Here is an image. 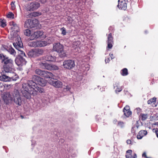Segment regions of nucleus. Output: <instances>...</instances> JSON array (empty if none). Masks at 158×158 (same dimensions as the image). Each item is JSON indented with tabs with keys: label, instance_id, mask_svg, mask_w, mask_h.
Wrapping results in <instances>:
<instances>
[{
	"label": "nucleus",
	"instance_id": "24",
	"mask_svg": "<svg viewBox=\"0 0 158 158\" xmlns=\"http://www.w3.org/2000/svg\"><path fill=\"white\" fill-rule=\"evenodd\" d=\"M132 151L131 150H128L126 151L125 156L126 158H132Z\"/></svg>",
	"mask_w": 158,
	"mask_h": 158
},
{
	"label": "nucleus",
	"instance_id": "40",
	"mask_svg": "<svg viewBox=\"0 0 158 158\" xmlns=\"http://www.w3.org/2000/svg\"><path fill=\"white\" fill-rule=\"evenodd\" d=\"M153 131L156 133V136L158 138V128H154L153 129Z\"/></svg>",
	"mask_w": 158,
	"mask_h": 158
},
{
	"label": "nucleus",
	"instance_id": "7",
	"mask_svg": "<svg viewBox=\"0 0 158 158\" xmlns=\"http://www.w3.org/2000/svg\"><path fill=\"white\" fill-rule=\"evenodd\" d=\"M47 44V42L45 41L36 40V41L29 42L28 45L34 47H44Z\"/></svg>",
	"mask_w": 158,
	"mask_h": 158
},
{
	"label": "nucleus",
	"instance_id": "27",
	"mask_svg": "<svg viewBox=\"0 0 158 158\" xmlns=\"http://www.w3.org/2000/svg\"><path fill=\"white\" fill-rule=\"evenodd\" d=\"M23 32L25 35L28 36H30V37H31V30L29 29H27L24 30Z\"/></svg>",
	"mask_w": 158,
	"mask_h": 158
},
{
	"label": "nucleus",
	"instance_id": "49",
	"mask_svg": "<svg viewBox=\"0 0 158 158\" xmlns=\"http://www.w3.org/2000/svg\"><path fill=\"white\" fill-rule=\"evenodd\" d=\"M110 56L111 57V59H113V58H112V57H113V54H110Z\"/></svg>",
	"mask_w": 158,
	"mask_h": 158
},
{
	"label": "nucleus",
	"instance_id": "8",
	"mask_svg": "<svg viewBox=\"0 0 158 158\" xmlns=\"http://www.w3.org/2000/svg\"><path fill=\"white\" fill-rule=\"evenodd\" d=\"M40 6V3L34 1L28 3L27 5V9L29 11H34L37 9Z\"/></svg>",
	"mask_w": 158,
	"mask_h": 158
},
{
	"label": "nucleus",
	"instance_id": "35",
	"mask_svg": "<svg viewBox=\"0 0 158 158\" xmlns=\"http://www.w3.org/2000/svg\"><path fill=\"white\" fill-rule=\"evenodd\" d=\"M156 98H152L149 99L148 101V104H151L152 103H154L156 101Z\"/></svg>",
	"mask_w": 158,
	"mask_h": 158
},
{
	"label": "nucleus",
	"instance_id": "36",
	"mask_svg": "<svg viewBox=\"0 0 158 158\" xmlns=\"http://www.w3.org/2000/svg\"><path fill=\"white\" fill-rule=\"evenodd\" d=\"M7 17L9 18L14 19V15L12 12H10L8 14Z\"/></svg>",
	"mask_w": 158,
	"mask_h": 158
},
{
	"label": "nucleus",
	"instance_id": "2",
	"mask_svg": "<svg viewBox=\"0 0 158 158\" xmlns=\"http://www.w3.org/2000/svg\"><path fill=\"white\" fill-rule=\"evenodd\" d=\"M13 98L11 96L9 92H4L2 94V98L4 102L6 104L9 102L10 101H12L13 98V100L15 103L19 106H20L22 104V100L20 95L19 91H14L13 94Z\"/></svg>",
	"mask_w": 158,
	"mask_h": 158
},
{
	"label": "nucleus",
	"instance_id": "47",
	"mask_svg": "<svg viewBox=\"0 0 158 158\" xmlns=\"http://www.w3.org/2000/svg\"><path fill=\"white\" fill-rule=\"evenodd\" d=\"M72 19L70 17H68V20L69 21H70V19ZM71 21H72V20H71Z\"/></svg>",
	"mask_w": 158,
	"mask_h": 158
},
{
	"label": "nucleus",
	"instance_id": "31",
	"mask_svg": "<svg viewBox=\"0 0 158 158\" xmlns=\"http://www.w3.org/2000/svg\"><path fill=\"white\" fill-rule=\"evenodd\" d=\"M43 70L39 69H36L35 71V73L41 76Z\"/></svg>",
	"mask_w": 158,
	"mask_h": 158
},
{
	"label": "nucleus",
	"instance_id": "1",
	"mask_svg": "<svg viewBox=\"0 0 158 158\" xmlns=\"http://www.w3.org/2000/svg\"><path fill=\"white\" fill-rule=\"evenodd\" d=\"M32 80L28 81L27 83L22 85V94L28 99L30 98L31 95L34 96L36 92L43 93L44 91V89L39 87L37 84L33 81H37L38 84L42 86H45L46 83L44 79L35 75L32 76Z\"/></svg>",
	"mask_w": 158,
	"mask_h": 158
},
{
	"label": "nucleus",
	"instance_id": "44",
	"mask_svg": "<svg viewBox=\"0 0 158 158\" xmlns=\"http://www.w3.org/2000/svg\"><path fill=\"white\" fill-rule=\"evenodd\" d=\"M142 156L143 157H145V158H146L147 156L146 154V153L145 152H144Z\"/></svg>",
	"mask_w": 158,
	"mask_h": 158
},
{
	"label": "nucleus",
	"instance_id": "29",
	"mask_svg": "<svg viewBox=\"0 0 158 158\" xmlns=\"http://www.w3.org/2000/svg\"><path fill=\"white\" fill-rule=\"evenodd\" d=\"M41 15V13L39 12H33L31 13L30 15L32 17L38 16Z\"/></svg>",
	"mask_w": 158,
	"mask_h": 158
},
{
	"label": "nucleus",
	"instance_id": "39",
	"mask_svg": "<svg viewBox=\"0 0 158 158\" xmlns=\"http://www.w3.org/2000/svg\"><path fill=\"white\" fill-rule=\"evenodd\" d=\"M71 89L70 87L68 85L66 86V88H64L63 89V91L64 92H67L69 91Z\"/></svg>",
	"mask_w": 158,
	"mask_h": 158
},
{
	"label": "nucleus",
	"instance_id": "38",
	"mask_svg": "<svg viewBox=\"0 0 158 158\" xmlns=\"http://www.w3.org/2000/svg\"><path fill=\"white\" fill-rule=\"evenodd\" d=\"M123 89L122 87H118V86H117V88L116 89V92H119L121 91Z\"/></svg>",
	"mask_w": 158,
	"mask_h": 158
},
{
	"label": "nucleus",
	"instance_id": "15",
	"mask_svg": "<svg viewBox=\"0 0 158 158\" xmlns=\"http://www.w3.org/2000/svg\"><path fill=\"white\" fill-rule=\"evenodd\" d=\"M113 38L112 34L111 33H110L108 34L107 40V48L109 49L112 48L113 44Z\"/></svg>",
	"mask_w": 158,
	"mask_h": 158
},
{
	"label": "nucleus",
	"instance_id": "28",
	"mask_svg": "<svg viewBox=\"0 0 158 158\" xmlns=\"http://www.w3.org/2000/svg\"><path fill=\"white\" fill-rule=\"evenodd\" d=\"M58 53L61 57H65L66 56V52L64 50V48L63 49V50H61L60 52H59Z\"/></svg>",
	"mask_w": 158,
	"mask_h": 158
},
{
	"label": "nucleus",
	"instance_id": "45",
	"mask_svg": "<svg viewBox=\"0 0 158 158\" xmlns=\"http://www.w3.org/2000/svg\"><path fill=\"white\" fill-rule=\"evenodd\" d=\"M10 86V85L5 84L4 87L6 88H7Z\"/></svg>",
	"mask_w": 158,
	"mask_h": 158
},
{
	"label": "nucleus",
	"instance_id": "3",
	"mask_svg": "<svg viewBox=\"0 0 158 158\" xmlns=\"http://www.w3.org/2000/svg\"><path fill=\"white\" fill-rule=\"evenodd\" d=\"M0 59L3 64V68L6 73L10 72L13 66V61L11 59L9 58L3 53L0 54Z\"/></svg>",
	"mask_w": 158,
	"mask_h": 158
},
{
	"label": "nucleus",
	"instance_id": "16",
	"mask_svg": "<svg viewBox=\"0 0 158 158\" xmlns=\"http://www.w3.org/2000/svg\"><path fill=\"white\" fill-rule=\"evenodd\" d=\"M64 46L60 44V43H57L54 44L53 49L54 51L58 52H60L61 50H63Z\"/></svg>",
	"mask_w": 158,
	"mask_h": 158
},
{
	"label": "nucleus",
	"instance_id": "18",
	"mask_svg": "<svg viewBox=\"0 0 158 158\" xmlns=\"http://www.w3.org/2000/svg\"><path fill=\"white\" fill-rule=\"evenodd\" d=\"M56 58L55 56H53L49 54L45 56L40 58V60L44 59L47 61H54L56 60Z\"/></svg>",
	"mask_w": 158,
	"mask_h": 158
},
{
	"label": "nucleus",
	"instance_id": "43",
	"mask_svg": "<svg viewBox=\"0 0 158 158\" xmlns=\"http://www.w3.org/2000/svg\"><path fill=\"white\" fill-rule=\"evenodd\" d=\"M109 61H110V59H109V58H106L105 60V61L106 63H108L109 62Z\"/></svg>",
	"mask_w": 158,
	"mask_h": 158
},
{
	"label": "nucleus",
	"instance_id": "5",
	"mask_svg": "<svg viewBox=\"0 0 158 158\" xmlns=\"http://www.w3.org/2000/svg\"><path fill=\"white\" fill-rule=\"evenodd\" d=\"M39 21L36 19L33 20L27 19L25 22L24 26L28 28H32L39 27Z\"/></svg>",
	"mask_w": 158,
	"mask_h": 158
},
{
	"label": "nucleus",
	"instance_id": "30",
	"mask_svg": "<svg viewBox=\"0 0 158 158\" xmlns=\"http://www.w3.org/2000/svg\"><path fill=\"white\" fill-rule=\"evenodd\" d=\"M6 21L5 19L2 20L0 19V25L3 27H4L6 26Z\"/></svg>",
	"mask_w": 158,
	"mask_h": 158
},
{
	"label": "nucleus",
	"instance_id": "23",
	"mask_svg": "<svg viewBox=\"0 0 158 158\" xmlns=\"http://www.w3.org/2000/svg\"><path fill=\"white\" fill-rule=\"evenodd\" d=\"M35 49L36 57L42 55L44 52V50L42 49L37 48Z\"/></svg>",
	"mask_w": 158,
	"mask_h": 158
},
{
	"label": "nucleus",
	"instance_id": "33",
	"mask_svg": "<svg viewBox=\"0 0 158 158\" xmlns=\"http://www.w3.org/2000/svg\"><path fill=\"white\" fill-rule=\"evenodd\" d=\"M60 30L61 32V34L63 35H66L67 32L66 29L64 27H63L60 28Z\"/></svg>",
	"mask_w": 158,
	"mask_h": 158
},
{
	"label": "nucleus",
	"instance_id": "10",
	"mask_svg": "<svg viewBox=\"0 0 158 158\" xmlns=\"http://www.w3.org/2000/svg\"><path fill=\"white\" fill-rule=\"evenodd\" d=\"M49 84L56 88H60L62 86V83L58 80L52 77L49 81Z\"/></svg>",
	"mask_w": 158,
	"mask_h": 158
},
{
	"label": "nucleus",
	"instance_id": "14",
	"mask_svg": "<svg viewBox=\"0 0 158 158\" xmlns=\"http://www.w3.org/2000/svg\"><path fill=\"white\" fill-rule=\"evenodd\" d=\"M127 0H118V6L120 9L125 10L127 8Z\"/></svg>",
	"mask_w": 158,
	"mask_h": 158
},
{
	"label": "nucleus",
	"instance_id": "32",
	"mask_svg": "<svg viewBox=\"0 0 158 158\" xmlns=\"http://www.w3.org/2000/svg\"><path fill=\"white\" fill-rule=\"evenodd\" d=\"M122 75L123 76H127L128 74V70L127 68L123 69L122 70Z\"/></svg>",
	"mask_w": 158,
	"mask_h": 158
},
{
	"label": "nucleus",
	"instance_id": "25",
	"mask_svg": "<svg viewBox=\"0 0 158 158\" xmlns=\"http://www.w3.org/2000/svg\"><path fill=\"white\" fill-rule=\"evenodd\" d=\"M139 117L142 121H144L148 118V115L147 114L141 113L139 116Z\"/></svg>",
	"mask_w": 158,
	"mask_h": 158
},
{
	"label": "nucleus",
	"instance_id": "22",
	"mask_svg": "<svg viewBox=\"0 0 158 158\" xmlns=\"http://www.w3.org/2000/svg\"><path fill=\"white\" fill-rule=\"evenodd\" d=\"M28 56L31 57H36L35 52V49H33L29 51L27 53Z\"/></svg>",
	"mask_w": 158,
	"mask_h": 158
},
{
	"label": "nucleus",
	"instance_id": "48",
	"mask_svg": "<svg viewBox=\"0 0 158 158\" xmlns=\"http://www.w3.org/2000/svg\"><path fill=\"white\" fill-rule=\"evenodd\" d=\"M117 122V119H115L114 120V123H116Z\"/></svg>",
	"mask_w": 158,
	"mask_h": 158
},
{
	"label": "nucleus",
	"instance_id": "42",
	"mask_svg": "<svg viewBox=\"0 0 158 158\" xmlns=\"http://www.w3.org/2000/svg\"><path fill=\"white\" fill-rule=\"evenodd\" d=\"M127 143L128 144H133L132 143V142L131 140L129 139H128L126 141Z\"/></svg>",
	"mask_w": 158,
	"mask_h": 158
},
{
	"label": "nucleus",
	"instance_id": "50",
	"mask_svg": "<svg viewBox=\"0 0 158 158\" xmlns=\"http://www.w3.org/2000/svg\"><path fill=\"white\" fill-rule=\"evenodd\" d=\"M146 158H151L148 157L147 156V157Z\"/></svg>",
	"mask_w": 158,
	"mask_h": 158
},
{
	"label": "nucleus",
	"instance_id": "26",
	"mask_svg": "<svg viewBox=\"0 0 158 158\" xmlns=\"http://www.w3.org/2000/svg\"><path fill=\"white\" fill-rule=\"evenodd\" d=\"M6 50L11 55L15 56L16 54L15 50L12 47L8 48Z\"/></svg>",
	"mask_w": 158,
	"mask_h": 158
},
{
	"label": "nucleus",
	"instance_id": "9",
	"mask_svg": "<svg viewBox=\"0 0 158 158\" xmlns=\"http://www.w3.org/2000/svg\"><path fill=\"white\" fill-rule=\"evenodd\" d=\"M63 66L65 69H71L75 67V62L73 60H65L63 62Z\"/></svg>",
	"mask_w": 158,
	"mask_h": 158
},
{
	"label": "nucleus",
	"instance_id": "13",
	"mask_svg": "<svg viewBox=\"0 0 158 158\" xmlns=\"http://www.w3.org/2000/svg\"><path fill=\"white\" fill-rule=\"evenodd\" d=\"M43 33L42 31H40L34 32L31 34V37L29 38V39H30V40H31L36 39L42 36L43 35Z\"/></svg>",
	"mask_w": 158,
	"mask_h": 158
},
{
	"label": "nucleus",
	"instance_id": "34",
	"mask_svg": "<svg viewBox=\"0 0 158 158\" xmlns=\"http://www.w3.org/2000/svg\"><path fill=\"white\" fill-rule=\"evenodd\" d=\"M117 126L121 128H123L124 126V123L122 121H119L118 122Z\"/></svg>",
	"mask_w": 158,
	"mask_h": 158
},
{
	"label": "nucleus",
	"instance_id": "21",
	"mask_svg": "<svg viewBox=\"0 0 158 158\" xmlns=\"http://www.w3.org/2000/svg\"><path fill=\"white\" fill-rule=\"evenodd\" d=\"M147 131L146 130H141L138 133L137 135L138 139H141L142 138L147 134Z\"/></svg>",
	"mask_w": 158,
	"mask_h": 158
},
{
	"label": "nucleus",
	"instance_id": "46",
	"mask_svg": "<svg viewBox=\"0 0 158 158\" xmlns=\"http://www.w3.org/2000/svg\"><path fill=\"white\" fill-rule=\"evenodd\" d=\"M137 158V155L136 153H135L133 156H132V158Z\"/></svg>",
	"mask_w": 158,
	"mask_h": 158
},
{
	"label": "nucleus",
	"instance_id": "17",
	"mask_svg": "<svg viewBox=\"0 0 158 158\" xmlns=\"http://www.w3.org/2000/svg\"><path fill=\"white\" fill-rule=\"evenodd\" d=\"M123 111L124 113V115L127 117H129L131 115L132 112L130 110V107L128 106H126L123 108Z\"/></svg>",
	"mask_w": 158,
	"mask_h": 158
},
{
	"label": "nucleus",
	"instance_id": "37",
	"mask_svg": "<svg viewBox=\"0 0 158 158\" xmlns=\"http://www.w3.org/2000/svg\"><path fill=\"white\" fill-rule=\"evenodd\" d=\"M15 2H12L11 3V8L12 10H14L15 8Z\"/></svg>",
	"mask_w": 158,
	"mask_h": 158
},
{
	"label": "nucleus",
	"instance_id": "19",
	"mask_svg": "<svg viewBox=\"0 0 158 158\" xmlns=\"http://www.w3.org/2000/svg\"><path fill=\"white\" fill-rule=\"evenodd\" d=\"M41 77L48 78L51 79L54 77V75L51 72L43 70Z\"/></svg>",
	"mask_w": 158,
	"mask_h": 158
},
{
	"label": "nucleus",
	"instance_id": "11",
	"mask_svg": "<svg viewBox=\"0 0 158 158\" xmlns=\"http://www.w3.org/2000/svg\"><path fill=\"white\" fill-rule=\"evenodd\" d=\"M15 61L16 64L18 66H22L25 65L27 63L25 59L21 55H18L16 58Z\"/></svg>",
	"mask_w": 158,
	"mask_h": 158
},
{
	"label": "nucleus",
	"instance_id": "20",
	"mask_svg": "<svg viewBox=\"0 0 158 158\" xmlns=\"http://www.w3.org/2000/svg\"><path fill=\"white\" fill-rule=\"evenodd\" d=\"M10 25L11 26V29L13 31L17 32L19 31L20 29L19 26L14 22L13 21L10 22Z\"/></svg>",
	"mask_w": 158,
	"mask_h": 158
},
{
	"label": "nucleus",
	"instance_id": "6",
	"mask_svg": "<svg viewBox=\"0 0 158 158\" xmlns=\"http://www.w3.org/2000/svg\"><path fill=\"white\" fill-rule=\"evenodd\" d=\"M39 65L42 68L47 70H57L59 69L57 66L46 63L45 62L40 61L39 63Z\"/></svg>",
	"mask_w": 158,
	"mask_h": 158
},
{
	"label": "nucleus",
	"instance_id": "41",
	"mask_svg": "<svg viewBox=\"0 0 158 158\" xmlns=\"http://www.w3.org/2000/svg\"><path fill=\"white\" fill-rule=\"evenodd\" d=\"M136 113L138 114H139L141 111V109L140 108H139V107L136 108Z\"/></svg>",
	"mask_w": 158,
	"mask_h": 158
},
{
	"label": "nucleus",
	"instance_id": "4",
	"mask_svg": "<svg viewBox=\"0 0 158 158\" xmlns=\"http://www.w3.org/2000/svg\"><path fill=\"white\" fill-rule=\"evenodd\" d=\"M16 43H14L13 44L14 47L16 49L18 50L19 55H21L25 57H26L24 52L21 49L23 48V44L21 41L20 38L19 36L17 35L15 38Z\"/></svg>",
	"mask_w": 158,
	"mask_h": 158
},
{
	"label": "nucleus",
	"instance_id": "12",
	"mask_svg": "<svg viewBox=\"0 0 158 158\" xmlns=\"http://www.w3.org/2000/svg\"><path fill=\"white\" fill-rule=\"evenodd\" d=\"M18 78V76L16 74L15 75V77H10L5 75L3 74L0 76V80L1 81L7 82L10 81H15Z\"/></svg>",
	"mask_w": 158,
	"mask_h": 158
}]
</instances>
